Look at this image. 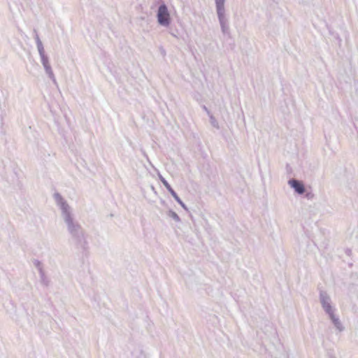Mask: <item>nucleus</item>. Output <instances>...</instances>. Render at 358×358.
Masks as SVG:
<instances>
[{"label":"nucleus","mask_w":358,"mask_h":358,"mask_svg":"<svg viewBox=\"0 0 358 358\" xmlns=\"http://www.w3.org/2000/svg\"><path fill=\"white\" fill-rule=\"evenodd\" d=\"M53 198L60 210L61 217L71 241L78 247L84 248L87 245L86 236L82 226L75 217L73 208L59 193L55 192Z\"/></svg>","instance_id":"f257e3e1"},{"label":"nucleus","mask_w":358,"mask_h":358,"mask_svg":"<svg viewBox=\"0 0 358 358\" xmlns=\"http://www.w3.org/2000/svg\"><path fill=\"white\" fill-rule=\"evenodd\" d=\"M216 13L223 34H229V20L226 15L225 0H215Z\"/></svg>","instance_id":"f03ea898"},{"label":"nucleus","mask_w":358,"mask_h":358,"mask_svg":"<svg viewBox=\"0 0 358 358\" xmlns=\"http://www.w3.org/2000/svg\"><path fill=\"white\" fill-rule=\"evenodd\" d=\"M158 23L163 27H169L171 23L170 14L167 6L163 3L159 6L157 14Z\"/></svg>","instance_id":"7ed1b4c3"},{"label":"nucleus","mask_w":358,"mask_h":358,"mask_svg":"<svg viewBox=\"0 0 358 358\" xmlns=\"http://www.w3.org/2000/svg\"><path fill=\"white\" fill-rule=\"evenodd\" d=\"M320 301L323 310L327 315L332 312H335V308L331 306V298L326 292L320 291Z\"/></svg>","instance_id":"20e7f679"},{"label":"nucleus","mask_w":358,"mask_h":358,"mask_svg":"<svg viewBox=\"0 0 358 358\" xmlns=\"http://www.w3.org/2000/svg\"><path fill=\"white\" fill-rule=\"evenodd\" d=\"M159 178L161 180V182L163 183V185L165 186L166 189L170 192V194L172 195V196L175 199V200L181 206V207L185 209V210H188L187 207L186 205L182 201V200L179 198L176 192L173 189V188L171 187V185L169 184V182L165 180L164 178L162 177V176L159 175Z\"/></svg>","instance_id":"39448f33"},{"label":"nucleus","mask_w":358,"mask_h":358,"mask_svg":"<svg viewBox=\"0 0 358 358\" xmlns=\"http://www.w3.org/2000/svg\"><path fill=\"white\" fill-rule=\"evenodd\" d=\"M288 184L299 194H303L306 191L303 183L300 180L290 179L288 180Z\"/></svg>","instance_id":"423d86ee"},{"label":"nucleus","mask_w":358,"mask_h":358,"mask_svg":"<svg viewBox=\"0 0 358 358\" xmlns=\"http://www.w3.org/2000/svg\"><path fill=\"white\" fill-rule=\"evenodd\" d=\"M328 316L336 330H338L339 332H341L344 330L345 328L343 325L342 324L339 317L334 313V312L328 314Z\"/></svg>","instance_id":"0eeeda50"},{"label":"nucleus","mask_w":358,"mask_h":358,"mask_svg":"<svg viewBox=\"0 0 358 358\" xmlns=\"http://www.w3.org/2000/svg\"><path fill=\"white\" fill-rule=\"evenodd\" d=\"M43 68L45 69V71L46 73V74L48 76V77L53 81V82H55L56 81V79H55V75H54V73L52 71V69L51 68V66L50 64V63L48 64H43Z\"/></svg>","instance_id":"6e6552de"},{"label":"nucleus","mask_w":358,"mask_h":358,"mask_svg":"<svg viewBox=\"0 0 358 358\" xmlns=\"http://www.w3.org/2000/svg\"><path fill=\"white\" fill-rule=\"evenodd\" d=\"M43 68L45 69V71L46 73V74L48 76V77L53 81V82H55L56 81V79H55V75H54V73L52 71V69L51 68V66L50 64V63L48 64H43Z\"/></svg>","instance_id":"1a4fd4ad"},{"label":"nucleus","mask_w":358,"mask_h":358,"mask_svg":"<svg viewBox=\"0 0 358 358\" xmlns=\"http://www.w3.org/2000/svg\"><path fill=\"white\" fill-rule=\"evenodd\" d=\"M39 273L41 278V282L45 286H48L50 281L45 276L42 267L39 268Z\"/></svg>","instance_id":"9d476101"},{"label":"nucleus","mask_w":358,"mask_h":358,"mask_svg":"<svg viewBox=\"0 0 358 358\" xmlns=\"http://www.w3.org/2000/svg\"><path fill=\"white\" fill-rule=\"evenodd\" d=\"M208 115L210 119V124L217 129H220V125L215 117L211 114L210 111H208Z\"/></svg>","instance_id":"9b49d317"},{"label":"nucleus","mask_w":358,"mask_h":358,"mask_svg":"<svg viewBox=\"0 0 358 358\" xmlns=\"http://www.w3.org/2000/svg\"><path fill=\"white\" fill-rule=\"evenodd\" d=\"M167 215L169 217L172 218L176 222H180L181 221V220H180V217L178 216V215L176 212L172 210H169L167 212Z\"/></svg>","instance_id":"f8f14e48"},{"label":"nucleus","mask_w":358,"mask_h":358,"mask_svg":"<svg viewBox=\"0 0 358 358\" xmlns=\"http://www.w3.org/2000/svg\"><path fill=\"white\" fill-rule=\"evenodd\" d=\"M36 46H37V49H38L40 57L46 55L45 54V50H44L43 43L38 44V45H36Z\"/></svg>","instance_id":"ddd939ff"},{"label":"nucleus","mask_w":358,"mask_h":358,"mask_svg":"<svg viewBox=\"0 0 358 358\" xmlns=\"http://www.w3.org/2000/svg\"><path fill=\"white\" fill-rule=\"evenodd\" d=\"M41 57V63H42L43 65L50 63L49 62V59H48L47 55H44V56H42V57Z\"/></svg>","instance_id":"4468645a"},{"label":"nucleus","mask_w":358,"mask_h":358,"mask_svg":"<svg viewBox=\"0 0 358 358\" xmlns=\"http://www.w3.org/2000/svg\"><path fill=\"white\" fill-rule=\"evenodd\" d=\"M35 40H36V45L42 43V42L37 34H36V35H35Z\"/></svg>","instance_id":"2eb2a0df"},{"label":"nucleus","mask_w":358,"mask_h":358,"mask_svg":"<svg viewBox=\"0 0 358 358\" xmlns=\"http://www.w3.org/2000/svg\"><path fill=\"white\" fill-rule=\"evenodd\" d=\"M35 266H37L38 268L40 267H42L41 265V262L39 261H37V260L35 262Z\"/></svg>","instance_id":"dca6fc26"},{"label":"nucleus","mask_w":358,"mask_h":358,"mask_svg":"<svg viewBox=\"0 0 358 358\" xmlns=\"http://www.w3.org/2000/svg\"><path fill=\"white\" fill-rule=\"evenodd\" d=\"M203 108L208 113V111H209V110L205 106L203 107Z\"/></svg>","instance_id":"f3484780"},{"label":"nucleus","mask_w":358,"mask_h":358,"mask_svg":"<svg viewBox=\"0 0 358 358\" xmlns=\"http://www.w3.org/2000/svg\"><path fill=\"white\" fill-rule=\"evenodd\" d=\"M331 358H335V357H331Z\"/></svg>","instance_id":"a211bd4d"}]
</instances>
